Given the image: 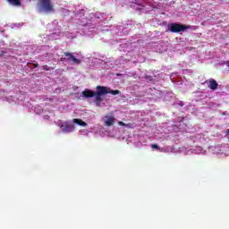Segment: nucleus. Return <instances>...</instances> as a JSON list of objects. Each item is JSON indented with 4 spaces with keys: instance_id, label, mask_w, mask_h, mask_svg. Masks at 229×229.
Wrapping results in <instances>:
<instances>
[{
    "instance_id": "9d476101",
    "label": "nucleus",
    "mask_w": 229,
    "mask_h": 229,
    "mask_svg": "<svg viewBox=\"0 0 229 229\" xmlns=\"http://www.w3.org/2000/svg\"><path fill=\"white\" fill-rule=\"evenodd\" d=\"M9 4H12L13 6H21V0H7Z\"/></svg>"
},
{
    "instance_id": "f257e3e1",
    "label": "nucleus",
    "mask_w": 229,
    "mask_h": 229,
    "mask_svg": "<svg viewBox=\"0 0 229 229\" xmlns=\"http://www.w3.org/2000/svg\"><path fill=\"white\" fill-rule=\"evenodd\" d=\"M38 8L39 12H46V13H51V12L55 11L51 0H39Z\"/></svg>"
},
{
    "instance_id": "4468645a",
    "label": "nucleus",
    "mask_w": 229,
    "mask_h": 229,
    "mask_svg": "<svg viewBox=\"0 0 229 229\" xmlns=\"http://www.w3.org/2000/svg\"><path fill=\"white\" fill-rule=\"evenodd\" d=\"M119 126H126V123L123 122H118Z\"/></svg>"
},
{
    "instance_id": "0eeeda50",
    "label": "nucleus",
    "mask_w": 229,
    "mask_h": 229,
    "mask_svg": "<svg viewBox=\"0 0 229 229\" xmlns=\"http://www.w3.org/2000/svg\"><path fill=\"white\" fill-rule=\"evenodd\" d=\"M63 131H64L66 133H71L72 131H74V125L73 124L65 123L64 127L63 129Z\"/></svg>"
},
{
    "instance_id": "423d86ee",
    "label": "nucleus",
    "mask_w": 229,
    "mask_h": 229,
    "mask_svg": "<svg viewBox=\"0 0 229 229\" xmlns=\"http://www.w3.org/2000/svg\"><path fill=\"white\" fill-rule=\"evenodd\" d=\"M206 83H208V89L211 90H216L217 87H219V84H217V81L214 79H210L209 81H206Z\"/></svg>"
},
{
    "instance_id": "1a4fd4ad",
    "label": "nucleus",
    "mask_w": 229,
    "mask_h": 229,
    "mask_svg": "<svg viewBox=\"0 0 229 229\" xmlns=\"http://www.w3.org/2000/svg\"><path fill=\"white\" fill-rule=\"evenodd\" d=\"M73 123L75 124H79V126H87V123H85L84 121L78 119V118H74Z\"/></svg>"
},
{
    "instance_id": "dca6fc26",
    "label": "nucleus",
    "mask_w": 229,
    "mask_h": 229,
    "mask_svg": "<svg viewBox=\"0 0 229 229\" xmlns=\"http://www.w3.org/2000/svg\"><path fill=\"white\" fill-rule=\"evenodd\" d=\"M4 53H6V52L2 51V54L0 55V56H3V55H4Z\"/></svg>"
},
{
    "instance_id": "7ed1b4c3",
    "label": "nucleus",
    "mask_w": 229,
    "mask_h": 229,
    "mask_svg": "<svg viewBox=\"0 0 229 229\" xmlns=\"http://www.w3.org/2000/svg\"><path fill=\"white\" fill-rule=\"evenodd\" d=\"M185 30H189V26L180 23H171L169 25V30L172 33H180V31H185Z\"/></svg>"
},
{
    "instance_id": "f8f14e48",
    "label": "nucleus",
    "mask_w": 229,
    "mask_h": 229,
    "mask_svg": "<svg viewBox=\"0 0 229 229\" xmlns=\"http://www.w3.org/2000/svg\"><path fill=\"white\" fill-rule=\"evenodd\" d=\"M43 71H50V68L47 64L42 66Z\"/></svg>"
},
{
    "instance_id": "ddd939ff",
    "label": "nucleus",
    "mask_w": 229,
    "mask_h": 229,
    "mask_svg": "<svg viewBox=\"0 0 229 229\" xmlns=\"http://www.w3.org/2000/svg\"><path fill=\"white\" fill-rule=\"evenodd\" d=\"M151 148H152V149H160V147H158V145H157V144H152Z\"/></svg>"
},
{
    "instance_id": "20e7f679",
    "label": "nucleus",
    "mask_w": 229,
    "mask_h": 229,
    "mask_svg": "<svg viewBox=\"0 0 229 229\" xmlns=\"http://www.w3.org/2000/svg\"><path fill=\"white\" fill-rule=\"evenodd\" d=\"M64 56H67V62H73V64H75L76 65H80V64H81V61L72 55V54L69 52H64Z\"/></svg>"
},
{
    "instance_id": "f03ea898",
    "label": "nucleus",
    "mask_w": 229,
    "mask_h": 229,
    "mask_svg": "<svg viewBox=\"0 0 229 229\" xmlns=\"http://www.w3.org/2000/svg\"><path fill=\"white\" fill-rule=\"evenodd\" d=\"M97 90L98 91H95V101L96 103H101V101H103V98H101V96H105L106 94H108V88L105 87V86H97Z\"/></svg>"
},
{
    "instance_id": "6e6552de",
    "label": "nucleus",
    "mask_w": 229,
    "mask_h": 229,
    "mask_svg": "<svg viewBox=\"0 0 229 229\" xmlns=\"http://www.w3.org/2000/svg\"><path fill=\"white\" fill-rule=\"evenodd\" d=\"M114 123H115V118H114V116L106 117V120H105L106 126H114Z\"/></svg>"
},
{
    "instance_id": "f3484780",
    "label": "nucleus",
    "mask_w": 229,
    "mask_h": 229,
    "mask_svg": "<svg viewBox=\"0 0 229 229\" xmlns=\"http://www.w3.org/2000/svg\"><path fill=\"white\" fill-rule=\"evenodd\" d=\"M34 67H38V63L34 64Z\"/></svg>"
},
{
    "instance_id": "2eb2a0df",
    "label": "nucleus",
    "mask_w": 229,
    "mask_h": 229,
    "mask_svg": "<svg viewBox=\"0 0 229 229\" xmlns=\"http://www.w3.org/2000/svg\"><path fill=\"white\" fill-rule=\"evenodd\" d=\"M226 135H227V140H228V142H229V129L226 131Z\"/></svg>"
},
{
    "instance_id": "39448f33",
    "label": "nucleus",
    "mask_w": 229,
    "mask_h": 229,
    "mask_svg": "<svg viewBox=\"0 0 229 229\" xmlns=\"http://www.w3.org/2000/svg\"><path fill=\"white\" fill-rule=\"evenodd\" d=\"M81 95H82V98H86V99H89V98H94V96H96V91L86 89L81 92Z\"/></svg>"
},
{
    "instance_id": "9b49d317",
    "label": "nucleus",
    "mask_w": 229,
    "mask_h": 229,
    "mask_svg": "<svg viewBox=\"0 0 229 229\" xmlns=\"http://www.w3.org/2000/svg\"><path fill=\"white\" fill-rule=\"evenodd\" d=\"M108 94H112L113 96H118V94H121V90H119V89H115V90L112 89V90H109V89H108Z\"/></svg>"
}]
</instances>
